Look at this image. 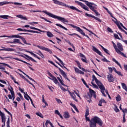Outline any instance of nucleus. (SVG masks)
I'll use <instances>...</instances> for the list:
<instances>
[{
	"mask_svg": "<svg viewBox=\"0 0 127 127\" xmlns=\"http://www.w3.org/2000/svg\"><path fill=\"white\" fill-rule=\"evenodd\" d=\"M93 81H95L96 83L97 84V85H97H96V84L93 82ZM91 84L92 86L94 87V88H95L96 89H98L99 88V89H100L101 90V92L103 96H104V97H106V94H105V91H106V88H105L104 84H103V83H102V82H101L100 80H98L97 77H96V76H95V75L94 74L92 75V80L91 81Z\"/></svg>",
	"mask_w": 127,
	"mask_h": 127,
	"instance_id": "f257e3e1",
	"label": "nucleus"
},
{
	"mask_svg": "<svg viewBox=\"0 0 127 127\" xmlns=\"http://www.w3.org/2000/svg\"><path fill=\"white\" fill-rule=\"evenodd\" d=\"M112 43L113 45V47L115 50V51L118 53V54H121L122 56L127 58V56L122 51H124V48L123 47V45L121 43H117V45L114 42V41L112 42Z\"/></svg>",
	"mask_w": 127,
	"mask_h": 127,
	"instance_id": "f03ea898",
	"label": "nucleus"
},
{
	"mask_svg": "<svg viewBox=\"0 0 127 127\" xmlns=\"http://www.w3.org/2000/svg\"><path fill=\"white\" fill-rule=\"evenodd\" d=\"M42 12H44V13H45L49 16H50V17H52L53 18H55V19H58V20L61 21V22H63V23H65V22L68 23V22H69V21L68 20H66L64 18L57 16L56 15H54L49 12H48L47 11L43 10Z\"/></svg>",
	"mask_w": 127,
	"mask_h": 127,
	"instance_id": "7ed1b4c3",
	"label": "nucleus"
},
{
	"mask_svg": "<svg viewBox=\"0 0 127 127\" xmlns=\"http://www.w3.org/2000/svg\"><path fill=\"white\" fill-rule=\"evenodd\" d=\"M54 1V3L55 4H58V5H62V6H65V7H68V8H70V9H72V10H76L78 11V12H83L82 11H81L79 9L77 8L76 7L74 6H69V5H67L65 4L63 2H61L58 0H52Z\"/></svg>",
	"mask_w": 127,
	"mask_h": 127,
	"instance_id": "20e7f679",
	"label": "nucleus"
},
{
	"mask_svg": "<svg viewBox=\"0 0 127 127\" xmlns=\"http://www.w3.org/2000/svg\"><path fill=\"white\" fill-rule=\"evenodd\" d=\"M92 97H94V98L96 99L97 96L96 95V93H95V91L90 88L89 92H88L87 95L85 96V99H87V101L88 103H93V101H92Z\"/></svg>",
	"mask_w": 127,
	"mask_h": 127,
	"instance_id": "39448f33",
	"label": "nucleus"
},
{
	"mask_svg": "<svg viewBox=\"0 0 127 127\" xmlns=\"http://www.w3.org/2000/svg\"><path fill=\"white\" fill-rule=\"evenodd\" d=\"M85 4H86L87 6L89 7V8L90 9H91V10H92V11H94V12H95L97 16H98V15H101V14L99 13L98 11L95 9H97V5L95 4V3L89 1H85Z\"/></svg>",
	"mask_w": 127,
	"mask_h": 127,
	"instance_id": "423d86ee",
	"label": "nucleus"
},
{
	"mask_svg": "<svg viewBox=\"0 0 127 127\" xmlns=\"http://www.w3.org/2000/svg\"><path fill=\"white\" fill-rule=\"evenodd\" d=\"M5 58H9V59H14V60H16L17 61H20V62L25 63V64H27V65H29L30 66H32V65L28 63L27 62H26L24 61L20 60L17 58H13L12 56H9V57H5L4 58H2L0 56V59H1V60H4Z\"/></svg>",
	"mask_w": 127,
	"mask_h": 127,
	"instance_id": "0eeeda50",
	"label": "nucleus"
},
{
	"mask_svg": "<svg viewBox=\"0 0 127 127\" xmlns=\"http://www.w3.org/2000/svg\"><path fill=\"white\" fill-rule=\"evenodd\" d=\"M70 26H71V27H73V28H75L78 32H80L82 34V35H83V36H85V37H87V38H88V39H90V37H89V36L86 35L83 30L80 29V27L77 26H75L73 24H70Z\"/></svg>",
	"mask_w": 127,
	"mask_h": 127,
	"instance_id": "6e6552de",
	"label": "nucleus"
},
{
	"mask_svg": "<svg viewBox=\"0 0 127 127\" xmlns=\"http://www.w3.org/2000/svg\"><path fill=\"white\" fill-rule=\"evenodd\" d=\"M9 3H12V4H15V5H22V3L17 2H8L6 1L0 2V6L4 5V4H9Z\"/></svg>",
	"mask_w": 127,
	"mask_h": 127,
	"instance_id": "1a4fd4ad",
	"label": "nucleus"
},
{
	"mask_svg": "<svg viewBox=\"0 0 127 127\" xmlns=\"http://www.w3.org/2000/svg\"><path fill=\"white\" fill-rule=\"evenodd\" d=\"M93 119L94 122H95L96 125L97 124H98L99 125V126H100V127H103V121H102V120H101V119H100V118L97 117V116H95Z\"/></svg>",
	"mask_w": 127,
	"mask_h": 127,
	"instance_id": "9d476101",
	"label": "nucleus"
},
{
	"mask_svg": "<svg viewBox=\"0 0 127 127\" xmlns=\"http://www.w3.org/2000/svg\"><path fill=\"white\" fill-rule=\"evenodd\" d=\"M0 116L1 117V123H3V125H2L1 127H5V115L3 113H2L1 111L0 110Z\"/></svg>",
	"mask_w": 127,
	"mask_h": 127,
	"instance_id": "9b49d317",
	"label": "nucleus"
},
{
	"mask_svg": "<svg viewBox=\"0 0 127 127\" xmlns=\"http://www.w3.org/2000/svg\"><path fill=\"white\" fill-rule=\"evenodd\" d=\"M75 2L76 3H77L78 5H80L82 8H83L85 10H87V11H89V8L88 6H87L86 5H85L84 3H82L81 2H80L79 1L75 0Z\"/></svg>",
	"mask_w": 127,
	"mask_h": 127,
	"instance_id": "f8f14e48",
	"label": "nucleus"
},
{
	"mask_svg": "<svg viewBox=\"0 0 127 127\" xmlns=\"http://www.w3.org/2000/svg\"><path fill=\"white\" fill-rule=\"evenodd\" d=\"M38 48H39V49H41V50H45V51H46L47 52H49L50 54H52L53 53L51 50L49 49L48 48H45L43 46H41L39 45L37 46Z\"/></svg>",
	"mask_w": 127,
	"mask_h": 127,
	"instance_id": "ddd939ff",
	"label": "nucleus"
},
{
	"mask_svg": "<svg viewBox=\"0 0 127 127\" xmlns=\"http://www.w3.org/2000/svg\"><path fill=\"white\" fill-rule=\"evenodd\" d=\"M8 90L10 92L11 95L9 94L8 95V97L10 100L12 99V97H13V88L11 87V86H10V87H8Z\"/></svg>",
	"mask_w": 127,
	"mask_h": 127,
	"instance_id": "4468645a",
	"label": "nucleus"
},
{
	"mask_svg": "<svg viewBox=\"0 0 127 127\" xmlns=\"http://www.w3.org/2000/svg\"><path fill=\"white\" fill-rule=\"evenodd\" d=\"M85 15H86V16H88V17H92V18H94V19H95V20L99 21V22H102V20H101V19L94 16L92 14H90L86 13Z\"/></svg>",
	"mask_w": 127,
	"mask_h": 127,
	"instance_id": "2eb2a0df",
	"label": "nucleus"
},
{
	"mask_svg": "<svg viewBox=\"0 0 127 127\" xmlns=\"http://www.w3.org/2000/svg\"><path fill=\"white\" fill-rule=\"evenodd\" d=\"M59 71H60L61 75H62V76H63V77H64L65 79L67 80L68 81L70 82V79L68 78V77L67 76V74H66L65 72H64V71L62 70L61 68H59Z\"/></svg>",
	"mask_w": 127,
	"mask_h": 127,
	"instance_id": "dca6fc26",
	"label": "nucleus"
},
{
	"mask_svg": "<svg viewBox=\"0 0 127 127\" xmlns=\"http://www.w3.org/2000/svg\"><path fill=\"white\" fill-rule=\"evenodd\" d=\"M92 50L98 55H100V56H101V57H104V56L102 54V53H101L100 51H99L97 48H96L95 46H92Z\"/></svg>",
	"mask_w": 127,
	"mask_h": 127,
	"instance_id": "f3484780",
	"label": "nucleus"
},
{
	"mask_svg": "<svg viewBox=\"0 0 127 127\" xmlns=\"http://www.w3.org/2000/svg\"><path fill=\"white\" fill-rule=\"evenodd\" d=\"M26 96L24 95V98L25 99H26V100H27V101H30L31 104L32 105V106H33L34 108H35V106L34 105V104L33 103V101H32V99H31V98L30 97H29V95H28V94H27V92H26ZM28 98L29 99H28Z\"/></svg>",
	"mask_w": 127,
	"mask_h": 127,
	"instance_id": "a211bd4d",
	"label": "nucleus"
},
{
	"mask_svg": "<svg viewBox=\"0 0 127 127\" xmlns=\"http://www.w3.org/2000/svg\"><path fill=\"white\" fill-rule=\"evenodd\" d=\"M107 79L108 80V82H114L115 81V78H114V76L112 73L109 74L107 75Z\"/></svg>",
	"mask_w": 127,
	"mask_h": 127,
	"instance_id": "6ab92c4d",
	"label": "nucleus"
},
{
	"mask_svg": "<svg viewBox=\"0 0 127 127\" xmlns=\"http://www.w3.org/2000/svg\"><path fill=\"white\" fill-rule=\"evenodd\" d=\"M79 56L80 57L82 58L81 61H82V62H84V63L88 64V62H87V59L86 58V57L85 56V55H84V54L80 53Z\"/></svg>",
	"mask_w": 127,
	"mask_h": 127,
	"instance_id": "aec40b11",
	"label": "nucleus"
},
{
	"mask_svg": "<svg viewBox=\"0 0 127 127\" xmlns=\"http://www.w3.org/2000/svg\"><path fill=\"white\" fill-rule=\"evenodd\" d=\"M89 127H97V124L96 123V122L94 121V118H93L91 120V121H90Z\"/></svg>",
	"mask_w": 127,
	"mask_h": 127,
	"instance_id": "412c9836",
	"label": "nucleus"
},
{
	"mask_svg": "<svg viewBox=\"0 0 127 127\" xmlns=\"http://www.w3.org/2000/svg\"><path fill=\"white\" fill-rule=\"evenodd\" d=\"M3 48L2 49H0V51H8L9 52H11L12 51H14V50L12 48H4V47H2Z\"/></svg>",
	"mask_w": 127,
	"mask_h": 127,
	"instance_id": "4be33fe9",
	"label": "nucleus"
},
{
	"mask_svg": "<svg viewBox=\"0 0 127 127\" xmlns=\"http://www.w3.org/2000/svg\"><path fill=\"white\" fill-rule=\"evenodd\" d=\"M75 62L77 64V65L78 67V68L79 69H81V70H82V71H83L84 72H89V71H88L87 70H85V68L81 67V64H80V62L78 61H75Z\"/></svg>",
	"mask_w": 127,
	"mask_h": 127,
	"instance_id": "5701e85b",
	"label": "nucleus"
},
{
	"mask_svg": "<svg viewBox=\"0 0 127 127\" xmlns=\"http://www.w3.org/2000/svg\"><path fill=\"white\" fill-rule=\"evenodd\" d=\"M69 94H70V97H71L72 99L75 101V102H78V100L76 99V95L74 94V92H71L69 91Z\"/></svg>",
	"mask_w": 127,
	"mask_h": 127,
	"instance_id": "b1692460",
	"label": "nucleus"
},
{
	"mask_svg": "<svg viewBox=\"0 0 127 127\" xmlns=\"http://www.w3.org/2000/svg\"><path fill=\"white\" fill-rule=\"evenodd\" d=\"M22 31H24V32H31L32 33H38L39 34L40 32L36 31L30 30H26L25 29H22Z\"/></svg>",
	"mask_w": 127,
	"mask_h": 127,
	"instance_id": "393cba45",
	"label": "nucleus"
},
{
	"mask_svg": "<svg viewBox=\"0 0 127 127\" xmlns=\"http://www.w3.org/2000/svg\"><path fill=\"white\" fill-rule=\"evenodd\" d=\"M74 71L77 73V74H84V72L82 71V70L79 69L77 67H74Z\"/></svg>",
	"mask_w": 127,
	"mask_h": 127,
	"instance_id": "a878e982",
	"label": "nucleus"
},
{
	"mask_svg": "<svg viewBox=\"0 0 127 127\" xmlns=\"http://www.w3.org/2000/svg\"><path fill=\"white\" fill-rule=\"evenodd\" d=\"M24 56L26 57L27 59V60H31L33 62H35V63H37V61H36L35 60L33 59L32 57H30L29 56L27 55H24Z\"/></svg>",
	"mask_w": 127,
	"mask_h": 127,
	"instance_id": "bb28decb",
	"label": "nucleus"
},
{
	"mask_svg": "<svg viewBox=\"0 0 127 127\" xmlns=\"http://www.w3.org/2000/svg\"><path fill=\"white\" fill-rule=\"evenodd\" d=\"M26 52H28V53H30V54L32 55L34 57H35V58H37L39 60H40V58L38 56L36 55L35 54L33 53L32 52H30L29 51H27Z\"/></svg>",
	"mask_w": 127,
	"mask_h": 127,
	"instance_id": "cd10ccee",
	"label": "nucleus"
},
{
	"mask_svg": "<svg viewBox=\"0 0 127 127\" xmlns=\"http://www.w3.org/2000/svg\"><path fill=\"white\" fill-rule=\"evenodd\" d=\"M103 103H104V104H107V101H106V100H105L104 99H101L99 101L98 106H99V107H102V106H103V105H102Z\"/></svg>",
	"mask_w": 127,
	"mask_h": 127,
	"instance_id": "c85d7f7f",
	"label": "nucleus"
},
{
	"mask_svg": "<svg viewBox=\"0 0 127 127\" xmlns=\"http://www.w3.org/2000/svg\"><path fill=\"white\" fill-rule=\"evenodd\" d=\"M8 38H19L20 39H21L22 36L20 35H13L11 36H8Z\"/></svg>",
	"mask_w": 127,
	"mask_h": 127,
	"instance_id": "c756f323",
	"label": "nucleus"
},
{
	"mask_svg": "<svg viewBox=\"0 0 127 127\" xmlns=\"http://www.w3.org/2000/svg\"><path fill=\"white\" fill-rule=\"evenodd\" d=\"M7 17H9V18H13V17L7 15H0V18H3V19H7Z\"/></svg>",
	"mask_w": 127,
	"mask_h": 127,
	"instance_id": "7c9ffc66",
	"label": "nucleus"
},
{
	"mask_svg": "<svg viewBox=\"0 0 127 127\" xmlns=\"http://www.w3.org/2000/svg\"><path fill=\"white\" fill-rule=\"evenodd\" d=\"M11 43L15 44L16 43H19V44H22V43L20 42V40L17 39H14L13 42H11Z\"/></svg>",
	"mask_w": 127,
	"mask_h": 127,
	"instance_id": "2f4dec72",
	"label": "nucleus"
},
{
	"mask_svg": "<svg viewBox=\"0 0 127 127\" xmlns=\"http://www.w3.org/2000/svg\"><path fill=\"white\" fill-rule=\"evenodd\" d=\"M99 46H100L101 47L102 49L104 51V52H105V53H106L107 54H108V55H110V53H109V51L108 50V49L105 48L101 44H99Z\"/></svg>",
	"mask_w": 127,
	"mask_h": 127,
	"instance_id": "473e14b6",
	"label": "nucleus"
},
{
	"mask_svg": "<svg viewBox=\"0 0 127 127\" xmlns=\"http://www.w3.org/2000/svg\"><path fill=\"white\" fill-rule=\"evenodd\" d=\"M49 79H50L51 80H52L55 84H58V80H57V78L55 77V76H54L53 77L50 78L49 77Z\"/></svg>",
	"mask_w": 127,
	"mask_h": 127,
	"instance_id": "72a5a7b5",
	"label": "nucleus"
},
{
	"mask_svg": "<svg viewBox=\"0 0 127 127\" xmlns=\"http://www.w3.org/2000/svg\"><path fill=\"white\" fill-rule=\"evenodd\" d=\"M16 17H18V18H21L22 19H24V20H27V18H26V17H25V16L24 17V16H23V15H22L21 14L17 15Z\"/></svg>",
	"mask_w": 127,
	"mask_h": 127,
	"instance_id": "f704fd0d",
	"label": "nucleus"
},
{
	"mask_svg": "<svg viewBox=\"0 0 127 127\" xmlns=\"http://www.w3.org/2000/svg\"><path fill=\"white\" fill-rule=\"evenodd\" d=\"M64 119H69V118H70V115L69 114V112H65L64 114Z\"/></svg>",
	"mask_w": 127,
	"mask_h": 127,
	"instance_id": "c9c22d12",
	"label": "nucleus"
},
{
	"mask_svg": "<svg viewBox=\"0 0 127 127\" xmlns=\"http://www.w3.org/2000/svg\"><path fill=\"white\" fill-rule=\"evenodd\" d=\"M38 53H37V54L38 55H39V56H40L42 58H45V57H44V55H43V54H42V52H41V51L38 50Z\"/></svg>",
	"mask_w": 127,
	"mask_h": 127,
	"instance_id": "e433bc0d",
	"label": "nucleus"
},
{
	"mask_svg": "<svg viewBox=\"0 0 127 127\" xmlns=\"http://www.w3.org/2000/svg\"><path fill=\"white\" fill-rule=\"evenodd\" d=\"M112 61H113V62H115V63H116L117 64H118V66H119V67H120L121 69H122V65H121V64H120L119 63V62H118V61H116L115 58H113Z\"/></svg>",
	"mask_w": 127,
	"mask_h": 127,
	"instance_id": "4c0bfd02",
	"label": "nucleus"
},
{
	"mask_svg": "<svg viewBox=\"0 0 127 127\" xmlns=\"http://www.w3.org/2000/svg\"><path fill=\"white\" fill-rule=\"evenodd\" d=\"M11 80H12L13 81V82L15 83V84H17L18 85H19V83H18V82L16 81L15 80V78H14V77L13 76H12V75L11 74L9 75Z\"/></svg>",
	"mask_w": 127,
	"mask_h": 127,
	"instance_id": "58836bf2",
	"label": "nucleus"
},
{
	"mask_svg": "<svg viewBox=\"0 0 127 127\" xmlns=\"http://www.w3.org/2000/svg\"><path fill=\"white\" fill-rule=\"evenodd\" d=\"M56 25L57 26H59V27H61V28H63L64 30H68V29L66 28H65V27L62 26V25H61V24L57 23V24H56Z\"/></svg>",
	"mask_w": 127,
	"mask_h": 127,
	"instance_id": "ea45409f",
	"label": "nucleus"
},
{
	"mask_svg": "<svg viewBox=\"0 0 127 127\" xmlns=\"http://www.w3.org/2000/svg\"><path fill=\"white\" fill-rule=\"evenodd\" d=\"M53 56L54 57H55L56 58V59H57V60H58V61H59L61 63V64H62V65H64V63H63V61H62V60H61V59H59V58H58L57 56H56V55H53Z\"/></svg>",
	"mask_w": 127,
	"mask_h": 127,
	"instance_id": "a19ab883",
	"label": "nucleus"
},
{
	"mask_svg": "<svg viewBox=\"0 0 127 127\" xmlns=\"http://www.w3.org/2000/svg\"><path fill=\"white\" fill-rule=\"evenodd\" d=\"M47 35L48 36V37H53L54 36V35H53V34H52V33H51V32L49 31H47Z\"/></svg>",
	"mask_w": 127,
	"mask_h": 127,
	"instance_id": "79ce46f5",
	"label": "nucleus"
},
{
	"mask_svg": "<svg viewBox=\"0 0 127 127\" xmlns=\"http://www.w3.org/2000/svg\"><path fill=\"white\" fill-rule=\"evenodd\" d=\"M121 85H122L123 89H124L125 90H126V92H127V85L125 83H121Z\"/></svg>",
	"mask_w": 127,
	"mask_h": 127,
	"instance_id": "37998d69",
	"label": "nucleus"
},
{
	"mask_svg": "<svg viewBox=\"0 0 127 127\" xmlns=\"http://www.w3.org/2000/svg\"><path fill=\"white\" fill-rule=\"evenodd\" d=\"M114 106L115 107L114 108L115 112H116V113H119V112H120V109L118 108V106H117V105L114 104Z\"/></svg>",
	"mask_w": 127,
	"mask_h": 127,
	"instance_id": "c03bdc74",
	"label": "nucleus"
},
{
	"mask_svg": "<svg viewBox=\"0 0 127 127\" xmlns=\"http://www.w3.org/2000/svg\"><path fill=\"white\" fill-rule=\"evenodd\" d=\"M89 115H90V112L89 111V107H88V106H87L86 109L85 111V116H88Z\"/></svg>",
	"mask_w": 127,
	"mask_h": 127,
	"instance_id": "a18cd8bd",
	"label": "nucleus"
},
{
	"mask_svg": "<svg viewBox=\"0 0 127 127\" xmlns=\"http://www.w3.org/2000/svg\"><path fill=\"white\" fill-rule=\"evenodd\" d=\"M116 100L117 102H121V101H122V98L120 94L117 95V97H116Z\"/></svg>",
	"mask_w": 127,
	"mask_h": 127,
	"instance_id": "49530a36",
	"label": "nucleus"
},
{
	"mask_svg": "<svg viewBox=\"0 0 127 127\" xmlns=\"http://www.w3.org/2000/svg\"><path fill=\"white\" fill-rule=\"evenodd\" d=\"M21 39L23 41V43H24V44H26V45H31L30 44L27 43V42H26V40H25V38L22 37V38H21Z\"/></svg>",
	"mask_w": 127,
	"mask_h": 127,
	"instance_id": "de8ad7c7",
	"label": "nucleus"
},
{
	"mask_svg": "<svg viewBox=\"0 0 127 127\" xmlns=\"http://www.w3.org/2000/svg\"><path fill=\"white\" fill-rule=\"evenodd\" d=\"M0 65H4V66H6V67H8V68H9L10 69H12V67L11 66L9 65L8 64H6L4 63H0Z\"/></svg>",
	"mask_w": 127,
	"mask_h": 127,
	"instance_id": "09e8293b",
	"label": "nucleus"
},
{
	"mask_svg": "<svg viewBox=\"0 0 127 127\" xmlns=\"http://www.w3.org/2000/svg\"><path fill=\"white\" fill-rule=\"evenodd\" d=\"M30 29H34V30H38V31H40V32H44L42 30H40V29H39L38 28H35V27H33L32 26H30Z\"/></svg>",
	"mask_w": 127,
	"mask_h": 127,
	"instance_id": "8fccbe9b",
	"label": "nucleus"
},
{
	"mask_svg": "<svg viewBox=\"0 0 127 127\" xmlns=\"http://www.w3.org/2000/svg\"><path fill=\"white\" fill-rule=\"evenodd\" d=\"M36 116H38V117H40V118H41L42 119H43V115L40 112H37L36 113Z\"/></svg>",
	"mask_w": 127,
	"mask_h": 127,
	"instance_id": "3c124183",
	"label": "nucleus"
},
{
	"mask_svg": "<svg viewBox=\"0 0 127 127\" xmlns=\"http://www.w3.org/2000/svg\"><path fill=\"white\" fill-rule=\"evenodd\" d=\"M42 102L43 103H45V106H48V104L47 103V102H46V101H45V99H44V95H43L42 96Z\"/></svg>",
	"mask_w": 127,
	"mask_h": 127,
	"instance_id": "603ef678",
	"label": "nucleus"
},
{
	"mask_svg": "<svg viewBox=\"0 0 127 127\" xmlns=\"http://www.w3.org/2000/svg\"><path fill=\"white\" fill-rule=\"evenodd\" d=\"M68 35H70V36H73V35H76V36H77L78 37H79V38H82V37H81V36H80V35H78L76 33H72V34H67Z\"/></svg>",
	"mask_w": 127,
	"mask_h": 127,
	"instance_id": "864d4df0",
	"label": "nucleus"
},
{
	"mask_svg": "<svg viewBox=\"0 0 127 127\" xmlns=\"http://www.w3.org/2000/svg\"><path fill=\"white\" fill-rule=\"evenodd\" d=\"M40 18L42 19H44V20H45V21H47V22H49V23H52V22L51 21L48 20L47 19L44 18V17H40Z\"/></svg>",
	"mask_w": 127,
	"mask_h": 127,
	"instance_id": "5fc2aeb1",
	"label": "nucleus"
},
{
	"mask_svg": "<svg viewBox=\"0 0 127 127\" xmlns=\"http://www.w3.org/2000/svg\"><path fill=\"white\" fill-rule=\"evenodd\" d=\"M81 81H82L84 85H85V86H86V88H89L88 84H87V83H86V81H85V80L83 78H81Z\"/></svg>",
	"mask_w": 127,
	"mask_h": 127,
	"instance_id": "6e6d98bb",
	"label": "nucleus"
},
{
	"mask_svg": "<svg viewBox=\"0 0 127 127\" xmlns=\"http://www.w3.org/2000/svg\"><path fill=\"white\" fill-rule=\"evenodd\" d=\"M4 110L5 112H6V113H8V115H9V116H10L11 118H12V115L11 114V113H10V112H9V111H7L6 108H4Z\"/></svg>",
	"mask_w": 127,
	"mask_h": 127,
	"instance_id": "4d7b16f0",
	"label": "nucleus"
},
{
	"mask_svg": "<svg viewBox=\"0 0 127 127\" xmlns=\"http://www.w3.org/2000/svg\"><path fill=\"white\" fill-rule=\"evenodd\" d=\"M114 36L116 39L121 40V38L119 37V35L117 34H114Z\"/></svg>",
	"mask_w": 127,
	"mask_h": 127,
	"instance_id": "13d9d810",
	"label": "nucleus"
},
{
	"mask_svg": "<svg viewBox=\"0 0 127 127\" xmlns=\"http://www.w3.org/2000/svg\"><path fill=\"white\" fill-rule=\"evenodd\" d=\"M59 86H60V88H61V90L64 91V92H66V91H67V90H66V89H65V88L63 87V86H62V85L59 84Z\"/></svg>",
	"mask_w": 127,
	"mask_h": 127,
	"instance_id": "bf43d9fd",
	"label": "nucleus"
},
{
	"mask_svg": "<svg viewBox=\"0 0 127 127\" xmlns=\"http://www.w3.org/2000/svg\"><path fill=\"white\" fill-rule=\"evenodd\" d=\"M119 24L120 25H121V26H122V27H123V28H124V29L127 31V28H126V27L124 26V24H123V23H121L120 21H119Z\"/></svg>",
	"mask_w": 127,
	"mask_h": 127,
	"instance_id": "052dcab7",
	"label": "nucleus"
},
{
	"mask_svg": "<svg viewBox=\"0 0 127 127\" xmlns=\"http://www.w3.org/2000/svg\"><path fill=\"white\" fill-rule=\"evenodd\" d=\"M107 30H108V32H110L111 33H114V31H113V30H112L111 29V28H110V27L107 28Z\"/></svg>",
	"mask_w": 127,
	"mask_h": 127,
	"instance_id": "680f3d73",
	"label": "nucleus"
},
{
	"mask_svg": "<svg viewBox=\"0 0 127 127\" xmlns=\"http://www.w3.org/2000/svg\"><path fill=\"white\" fill-rule=\"evenodd\" d=\"M116 73L118 74L119 76H121V77H123V76H124V75L122 73L121 71H117Z\"/></svg>",
	"mask_w": 127,
	"mask_h": 127,
	"instance_id": "e2e57ef3",
	"label": "nucleus"
},
{
	"mask_svg": "<svg viewBox=\"0 0 127 127\" xmlns=\"http://www.w3.org/2000/svg\"><path fill=\"white\" fill-rule=\"evenodd\" d=\"M102 61H103V62H110V61H109L108 60H107V59H106V58H104L103 59H102Z\"/></svg>",
	"mask_w": 127,
	"mask_h": 127,
	"instance_id": "0e129e2a",
	"label": "nucleus"
},
{
	"mask_svg": "<svg viewBox=\"0 0 127 127\" xmlns=\"http://www.w3.org/2000/svg\"><path fill=\"white\" fill-rule=\"evenodd\" d=\"M85 121L86 122H91V120H90V118L88 117V116H85Z\"/></svg>",
	"mask_w": 127,
	"mask_h": 127,
	"instance_id": "69168bd1",
	"label": "nucleus"
},
{
	"mask_svg": "<svg viewBox=\"0 0 127 127\" xmlns=\"http://www.w3.org/2000/svg\"><path fill=\"white\" fill-rule=\"evenodd\" d=\"M55 114L59 116L60 112H59V111H58V110H56L55 111Z\"/></svg>",
	"mask_w": 127,
	"mask_h": 127,
	"instance_id": "338daca9",
	"label": "nucleus"
},
{
	"mask_svg": "<svg viewBox=\"0 0 127 127\" xmlns=\"http://www.w3.org/2000/svg\"><path fill=\"white\" fill-rule=\"evenodd\" d=\"M108 69L109 70V72L112 73H113V68L111 67H108Z\"/></svg>",
	"mask_w": 127,
	"mask_h": 127,
	"instance_id": "774afa93",
	"label": "nucleus"
}]
</instances>
